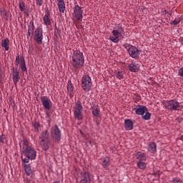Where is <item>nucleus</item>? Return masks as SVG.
I'll return each instance as SVG.
<instances>
[{"mask_svg": "<svg viewBox=\"0 0 183 183\" xmlns=\"http://www.w3.org/2000/svg\"><path fill=\"white\" fill-rule=\"evenodd\" d=\"M43 4L44 0H36V5H37V6H42Z\"/></svg>", "mask_w": 183, "mask_h": 183, "instance_id": "a19ab883", "label": "nucleus"}, {"mask_svg": "<svg viewBox=\"0 0 183 183\" xmlns=\"http://www.w3.org/2000/svg\"><path fill=\"white\" fill-rule=\"evenodd\" d=\"M81 86L84 91H86V92H89V91H91V86H92V80L89 76L85 75L82 77Z\"/></svg>", "mask_w": 183, "mask_h": 183, "instance_id": "423d86ee", "label": "nucleus"}, {"mask_svg": "<svg viewBox=\"0 0 183 183\" xmlns=\"http://www.w3.org/2000/svg\"><path fill=\"white\" fill-rule=\"evenodd\" d=\"M31 147L29 146V141L26 139L23 140V151L26 150V148H31Z\"/></svg>", "mask_w": 183, "mask_h": 183, "instance_id": "473e14b6", "label": "nucleus"}, {"mask_svg": "<svg viewBox=\"0 0 183 183\" xmlns=\"http://www.w3.org/2000/svg\"><path fill=\"white\" fill-rule=\"evenodd\" d=\"M99 109H93L92 110V114L94 115V117H99Z\"/></svg>", "mask_w": 183, "mask_h": 183, "instance_id": "4c0bfd02", "label": "nucleus"}, {"mask_svg": "<svg viewBox=\"0 0 183 183\" xmlns=\"http://www.w3.org/2000/svg\"><path fill=\"white\" fill-rule=\"evenodd\" d=\"M58 8L60 12H65V1L64 0H58Z\"/></svg>", "mask_w": 183, "mask_h": 183, "instance_id": "aec40b11", "label": "nucleus"}, {"mask_svg": "<svg viewBox=\"0 0 183 183\" xmlns=\"http://www.w3.org/2000/svg\"><path fill=\"white\" fill-rule=\"evenodd\" d=\"M135 112L137 115H144L145 112H147L148 108L145 106L138 105L136 108H134Z\"/></svg>", "mask_w": 183, "mask_h": 183, "instance_id": "f8f14e48", "label": "nucleus"}, {"mask_svg": "<svg viewBox=\"0 0 183 183\" xmlns=\"http://www.w3.org/2000/svg\"><path fill=\"white\" fill-rule=\"evenodd\" d=\"M71 66H73L74 69H80V68H82V66H84V64H85L84 54L79 50L74 51L71 56Z\"/></svg>", "mask_w": 183, "mask_h": 183, "instance_id": "f257e3e1", "label": "nucleus"}, {"mask_svg": "<svg viewBox=\"0 0 183 183\" xmlns=\"http://www.w3.org/2000/svg\"><path fill=\"white\" fill-rule=\"evenodd\" d=\"M128 66L130 72H138L139 71V64L137 62H132Z\"/></svg>", "mask_w": 183, "mask_h": 183, "instance_id": "dca6fc26", "label": "nucleus"}, {"mask_svg": "<svg viewBox=\"0 0 183 183\" xmlns=\"http://www.w3.org/2000/svg\"><path fill=\"white\" fill-rule=\"evenodd\" d=\"M36 158V151L33 147H27L25 150H22L21 159L24 164H29V160Z\"/></svg>", "mask_w": 183, "mask_h": 183, "instance_id": "f03ea898", "label": "nucleus"}, {"mask_svg": "<svg viewBox=\"0 0 183 183\" xmlns=\"http://www.w3.org/2000/svg\"><path fill=\"white\" fill-rule=\"evenodd\" d=\"M179 75L180 76H183V68H181L179 70Z\"/></svg>", "mask_w": 183, "mask_h": 183, "instance_id": "c03bdc74", "label": "nucleus"}, {"mask_svg": "<svg viewBox=\"0 0 183 183\" xmlns=\"http://www.w3.org/2000/svg\"><path fill=\"white\" fill-rule=\"evenodd\" d=\"M51 137L55 139V141H61V129L56 125H54L51 129Z\"/></svg>", "mask_w": 183, "mask_h": 183, "instance_id": "0eeeda50", "label": "nucleus"}, {"mask_svg": "<svg viewBox=\"0 0 183 183\" xmlns=\"http://www.w3.org/2000/svg\"><path fill=\"white\" fill-rule=\"evenodd\" d=\"M73 9L76 19H77V21H82V18H84L82 16L84 12L82 8L79 6V5H75Z\"/></svg>", "mask_w": 183, "mask_h": 183, "instance_id": "1a4fd4ad", "label": "nucleus"}, {"mask_svg": "<svg viewBox=\"0 0 183 183\" xmlns=\"http://www.w3.org/2000/svg\"><path fill=\"white\" fill-rule=\"evenodd\" d=\"M49 16H51V14L49 13V11L47 10L43 17L44 24L46 26H49V25L51 24Z\"/></svg>", "mask_w": 183, "mask_h": 183, "instance_id": "2eb2a0df", "label": "nucleus"}, {"mask_svg": "<svg viewBox=\"0 0 183 183\" xmlns=\"http://www.w3.org/2000/svg\"><path fill=\"white\" fill-rule=\"evenodd\" d=\"M19 8L20 9V11H21V12H24V14H26V6H25V3L22 1H19Z\"/></svg>", "mask_w": 183, "mask_h": 183, "instance_id": "cd10ccee", "label": "nucleus"}, {"mask_svg": "<svg viewBox=\"0 0 183 183\" xmlns=\"http://www.w3.org/2000/svg\"><path fill=\"white\" fill-rule=\"evenodd\" d=\"M128 53L132 58H134V59L138 58L139 56V54H141L139 53V50L138 49V48H137L134 46H131L128 49Z\"/></svg>", "mask_w": 183, "mask_h": 183, "instance_id": "9b49d317", "label": "nucleus"}, {"mask_svg": "<svg viewBox=\"0 0 183 183\" xmlns=\"http://www.w3.org/2000/svg\"><path fill=\"white\" fill-rule=\"evenodd\" d=\"M12 75H13V82L16 85L18 82H19V79H21V76H19V71H18L17 69H14L12 71Z\"/></svg>", "mask_w": 183, "mask_h": 183, "instance_id": "ddd939ff", "label": "nucleus"}, {"mask_svg": "<svg viewBox=\"0 0 183 183\" xmlns=\"http://www.w3.org/2000/svg\"><path fill=\"white\" fill-rule=\"evenodd\" d=\"M40 145H41V147L44 151H48V149H49V142L48 141L44 142H40Z\"/></svg>", "mask_w": 183, "mask_h": 183, "instance_id": "c85d7f7f", "label": "nucleus"}, {"mask_svg": "<svg viewBox=\"0 0 183 183\" xmlns=\"http://www.w3.org/2000/svg\"><path fill=\"white\" fill-rule=\"evenodd\" d=\"M32 125L34 128V131L36 132H39V131H41L42 127L41 126V124H39V122H34L32 123Z\"/></svg>", "mask_w": 183, "mask_h": 183, "instance_id": "a878e982", "label": "nucleus"}, {"mask_svg": "<svg viewBox=\"0 0 183 183\" xmlns=\"http://www.w3.org/2000/svg\"><path fill=\"white\" fill-rule=\"evenodd\" d=\"M171 182L172 183H181L182 182V179H181L179 177H174Z\"/></svg>", "mask_w": 183, "mask_h": 183, "instance_id": "e433bc0d", "label": "nucleus"}, {"mask_svg": "<svg viewBox=\"0 0 183 183\" xmlns=\"http://www.w3.org/2000/svg\"><path fill=\"white\" fill-rule=\"evenodd\" d=\"M137 159H139V161H147V155H145V153L139 152L136 154Z\"/></svg>", "mask_w": 183, "mask_h": 183, "instance_id": "b1692460", "label": "nucleus"}, {"mask_svg": "<svg viewBox=\"0 0 183 183\" xmlns=\"http://www.w3.org/2000/svg\"><path fill=\"white\" fill-rule=\"evenodd\" d=\"M1 46L5 51H9V39L6 38L1 41Z\"/></svg>", "mask_w": 183, "mask_h": 183, "instance_id": "5701e85b", "label": "nucleus"}, {"mask_svg": "<svg viewBox=\"0 0 183 183\" xmlns=\"http://www.w3.org/2000/svg\"><path fill=\"white\" fill-rule=\"evenodd\" d=\"M0 142H1L2 144H4V139L2 137H0Z\"/></svg>", "mask_w": 183, "mask_h": 183, "instance_id": "a18cd8bd", "label": "nucleus"}, {"mask_svg": "<svg viewBox=\"0 0 183 183\" xmlns=\"http://www.w3.org/2000/svg\"><path fill=\"white\" fill-rule=\"evenodd\" d=\"M111 165V160L109 159V157H106L102 163V166L104 168V169H108V167Z\"/></svg>", "mask_w": 183, "mask_h": 183, "instance_id": "4be33fe9", "label": "nucleus"}, {"mask_svg": "<svg viewBox=\"0 0 183 183\" xmlns=\"http://www.w3.org/2000/svg\"><path fill=\"white\" fill-rule=\"evenodd\" d=\"M148 151L151 154H155L157 152V144L155 142H151L148 146Z\"/></svg>", "mask_w": 183, "mask_h": 183, "instance_id": "412c9836", "label": "nucleus"}, {"mask_svg": "<svg viewBox=\"0 0 183 183\" xmlns=\"http://www.w3.org/2000/svg\"><path fill=\"white\" fill-rule=\"evenodd\" d=\"M33 38L38 45H42V41L44 40V31L42 27H37L35 29Z\"/></svg>", "mask_w": 183, "mask_h": 183, "instance_id": "39448f33", "label": "nucleus"}, {"mask_svg": "<svg viewBox=\"0 0 183 183\" xmlns=\"http://www.w3.org/2000/svg\"><path fill=\"white\" fill-rule=\"evenodd\" d=\"M41 102L44 109L49 110L52 108V102L48 98V97H41Z\"/></svg>", "mask_w": 183, "mask_h": 183, "instance_id": "9d476101", "label": "nucleus"}, {"mask_svg": "<svg viewBox=\"0 0 183 183\" xmlns=\"http://www.w3.org/2000/svg\"><path fill=\"white\" fill-rule=\"evenodd\" d=\"M151 115L149 112H146L145 114L142 115V119H144V121H149V119H151Z\"/></svg>", "mask_w": 183, "mask_h": 183, "instance_id": "2f4dec72", "label": "nucleus"}, {"mask_svg": "<svg viewBox=\"0 0 183 183\" xmlns=\"http://www.w3.org/2000/svg\"><path fill=\"white\" fill-rule=\"evenodd\" d=\"M116 77L117 79H124V71H118L116 74Z\"/></svg>", "mask_w": 183, "mask_h": 183, "instance_id": "f704fd0d", "label": "nucleus"}, {"mask_svg": "<svg viewBox=\"0 0 183 183\" xmlns=\"http://www.w3.org/2000/svg\"><path fill=\"white\" fill-rule=\"evenodd\" d=\"M163 105L166 109L169 111H179L181 109V104L177 100H169L163 102Z\"/></svg>", "mask_w": 183, "mask_h": 183, "instance_id": "20e7f679", "label": "nucleus"}, {"mask_svg": "<svg viewBox=\"0 0 183 183\" xmlns=\"http://www.w3.org/2000/svg\"><path fill=\"white\" fill-rule=\"evenodd\" d=\"M144 160L139 161L137 162V167L139 169H145L147 168V163L143 162Z\"/></svg>", "mask_w": 183, "mask_h": 183, "instance_id": "7c9ffc66", "label": "nucleus"}, {"mask_svg": "<svg viewBox=\"0 0 183 183\" xmlns=\"http://www.w3.org/2000/svg\"><path fill=\"white\" fill-rule=\"evenodd\" d=\"M20 67L23 72H27L26 64H25V59L24 57H21Z\"/></svg>", "mask_w": 183, "mask_h": 183, "instance_id": "bb28decb", "label": "nucleus"}, {"mask_svg": "<svg viewBox=\"0 0 183 183\" xmlns=\"http://www.w3.org/2000/svg\"><path fill=\"white\" fill-rule=\"evenodd\" d=\"M54 35L56 36H59V35H61V29L56 26V24L54 26Z\"/></svg>", "mask_w": 183, "mask_h": 183, "instance_id": "72a5a7b5", "label": "nucleus"}, {"mask_svg": "<svg viewBox=\"0 0 183 183\" xmlns=\"http://www.w3.org/2000/svg\"><path fill=\"white\" fill-rule=\"evenodd\" d=\"M0 84H2V66H1V61H0Z\"/></svg>", "mask_w": 183, "mask_h": 183, "instance_id": "79ce46f5", "label": "nucleus"}, {"mask_svg": "<svg viewBox=\"0 0 183 183\" xmlns=\"http://www.w3.org/2000/svg\"><path fill=\"white\" fill-rule=\"evenodd\" d=\"M164 14L165 15H167V14H168V11L167 10H164Z\"/></svg>", "mask_w": 183, "mask_h": 183, "instance_id": "49530a36", "label": "nucleus"}, {"mask_svg": "<svg viewBox=\"0 0 183 183\" xmlns=\"http://www.w3.org/2000/svg\"><path fill=\"white\" fill-rule=\"evenodd\" d=\"M73 109L75 119H78V121H81V119H83L82 111H84V107H82V103L80 100H77L76 102Z\"/></svg>", "mask_w": 183, "mask_h": 183, "instance_id": "7ed1b4c3", "label": "nucleus"}, {"mask_svg": "<svg viewBox=\"0 0 183 183\" xmlns=\"http://www.w3.org/2000/svg\"><path fill=\"white\" fill-rule=\"evenodd\" d=\"M131 44H128V43H126L124 44V47L128 51V49H129V48H131Z\"/></svg>", "mask_w": 183, "mask_h": 183, "instance_id": "37998d69", "label": "nucleus"}, {"mask_svg": "<svg viewBox=\"0 0 183 183\" xmlns=\"http://www.w3.org/2000/svg\"><path fill=\"white\" fill-rule=\"evenodd\" d=\"M124 128L127 129V131H131L132 129H134V123L132 122V120L129 119H125Z\"/></svg>", "mask_w": 183, "mask_h": 183, "instance_id": "f3484780", "label": "nucleus"}, {"mask_svg": "<svg viewBox=\"0 0 183 183\" xmlns=\"http://www.w3.org/2000/svg\"><path fill=\"white\" fill-rule=\"evenodd\" d=\"M124 32V29L122 26H120L119 29V31L117 30L112 31V35L114 36H110V40L112 42H114V44H118L119 42V35Z\"/></svg>", "mask_w": 183, "mask_h": 183, "instance_id": "6e6552de", "label": "nucleus"}, {"mask_svg": "<svg viewBox=\"0 0 183 183\" xmlns=\"http://www.w3.org/2000/svg\"><path fill=\"white\" fill-rule=\"evenodd\" d=\"M81 180L80 183H88L91 181L89 172H85L81 176Z\"/></svg>", "mask_w": 183, "mask_h": 183, "instance_id": "a211bd4d", "label": "nucleus"}, {"mask_svg": "<svg viewBox=\"0 0 183 183\" xmlns=\"http://www.w3.org/2000/svg\"><path fill=\"white\" fill-rule=\"evenodd\" d=\"M49 138V133L48 132V130L43 132L41 136L39 137L41 142H45V141H48Z\"/></svg>", "mask_w": 183, "mask_h": 183, "instance_id": "6ab92c4d", "label": "nucleus"}, {"mask_svg": "<svg viewBox=\"0 0 183 183\" xmlns=\"http://www.w3.org/2000/svg\"><path fill=\"white\" fill-rule=\"evenodd\" d=\"M21 64V58H19V56H16V61H15V64L16 66Z\"/></svg>", "mask_w": 183, "mask_h": 183, "instance_id": "ea45409f", "label": "nucleus"}, {"mask_svg": "<svg viewBox=\"0 0 183 183\" xmlns=\"http://www.w3.org/2000/svg\"><path fill=\"white\" fill-rule=\"evenodd\" d=\"M24 168L26 176L29 177L32 174V169L31 168V164H24Z\"/></svg>", "mask_w": 183, "mask_h": 183, "instance_id": "393cba45", "label": "nucleus"}, {"mask_svg": "<svg viewBox=\"0 0 183 183\" xmlns=\"http://www.w3.org/2000/svg\"><path fill=\"white\" fill-rule=\"evenodd\" d=\"M181 21H182V19H181V18L176 19L174 21H171L170 24H171V25H178V24H179V22H181Z\"/></svg>", "mask_w": 183, "mask_h": 183, "instance_id": "c9c22d12", "label": "nucleus"}, {"mask_svg": "<svg viewBox=\"0 0 183 183\" xmlns=\"http://www.w3.org/2000/svg\"><path fill=\"white\" fill-rule=\"evenodd\" d=\"M35 25L34 24V20L30 21L29 24L28 26V35L30 36V38H32L34 36V34L35 31Z\"/></svg>", "mask_w": 183, "mask_h": 183, "instance_id": "4468645a", "label": "nucleus"}, {"mask_svg": "<svg viewBox=\"0 0 183 183\" xmlns=\"http://www.w3.org/2000/svg\"><path fill=\"white\" fill-rule=\"evenodd\" d=\"M67 91L70 95H72L74 93V85H72L71 81H69L67 84Z\"/></svg>", "mask_w": 183, "mask_h": 183, "instance_id": "c756f323", "label": "nucleus"}, {"mask_svg": "<svg viewBox=\"0 0 183 183\" xmlns=\"http://www.w3.org/2000/svg\"><path fill=\"white\" fill-rule=\"evenodd\" d=\"M0 15L2 16V18H5L6 16V10L5 9H0Z\"/></svg>", "mask_w": 183, "mask_h": 183, "instance_id": "58836bf2", "label": "nucleus"}]
</instances>
